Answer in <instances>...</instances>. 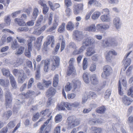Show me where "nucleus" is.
Instances as JSON below:
<instances>
[{"label": "nucleus", "mask_w": 133, "mask_h": 133, "mask_svg": "<svg viewBox=\"0 0 133 133\" xmlns=\"http://www.w3.org/2000/svg\"><path fill=\"white\" fill-rule=\"evenodd\" d=\"M128 122L130 126L133 128V116H130L128 119Z\"/></svg>", "instance_id": "nucleus-43"}, {"label": "nucleus", "mask_w": 133, "mask_h": 133, "mask_svg": "<svg viewBox=\"0 0 133 133\" xmlns=\"http://www.w3.org/2000/svg\"><path fill=\"white\" fill-rule=\"evenodd\" d=\"M9 79L11 84L12 87L14 89H16L17 87L16 82L14 77L12 75L10 76Z\"/></svg>", "instance_id": "nucleus-19"}, {"label": "nucleus", "mask_w": 133, "mask_h": 133, "mask_svg": "<svg viewBox=\"0 0 133 133\" xmlns=\"http://www.w3.org/2000/svg\"><path fill=\"white\" fill-rule=\"evenodd\" d=\"M72 84L68 82L67 83L65 87V90L66 91H68L70 90L72 87Z\"/></svg>", "instance_id": "nucleus-52"}, {"label": "nucleus", "mask_w": 133, "mask_h": 133, "mask_svg": "<svg viewBox=\"0 0 133 133\" xmlns=\"http://www.w3.org/2000/svg\"><path fill=\"white\" fill-rule=\"evenodd\" d=\"M105 57L107 61L109 62L111 61L112 57V55H116L117 53L114 50L109 51L107 54H105Z\"/></svg>", "instance_id": "nucleus-7"}, {"label": "nucleus", "mask_w": 133, "mask_h": 133, "mask_svg": "<svg viewBox=\"0 0 133 133\" xmlns=\"http://www.w3.org/2000/svg\"><path fill=\"white\" fill-rule=\"evenodd\" d=\"M44 20H45V19H44V17L43 15H41L39 16L37 21L36 25L38 26L40 25L41 23L43 22Z\"/></svg>", "instance_id": "nucleus-34"}, {"label": "nucleus", "mask_w": 133, "mask_h": 133, "mask_svg": "<svg viewBox=\"0 0 133 133\" xmlns=\"http://www.w3.org/2000/svg\"><path fill=\"white\" fill-rule=\"evenodd\" d=\"M121 81H122V84L124 87L126 86L127 85V83L125 79V78L122 79H120L119 81V84L118 86V92L119 94L120 95H122L123 94V92L121 90L122 88L120 83Z\"/></svg>", "instance_id": "nucleus-11"}, {"label": "nucleus", "mask_w": 133, "mask_h": 133, "mask_svg": "<svg viewBox=\"0 0 133 133\" xmlns=\"http://www.w3.org/2000/svg\"><path fill=\"white\" fill-rule=\"evenodd\" d=\"M38 9L37 8L34 9L31 17L32 19H35L37 17L39 13Z\"/></svg>", "instance_id": "nucleus-30"}, {"label": "nucleus", "mask_w": 133, "mask_h": 133, "mask_svg": "<svg viewBox=\"0 0 133 133\" xmlns=\"http://www.w3.org/2000/svg\"><path fill=\"white\" fill-rule=\"evenodd\" d=\"M131 52L132 51H131L127 53L123 60V64L124 65L125 69L128 66L130 65L131 63V59L129 58H128V57L129 56Z\"/></svg>", "instance_id": "nucleus-8"}, {"label": "nucleus", "mask_w": 133, "mask_h": 133, "mask_svg": "<svg viewBox=\"0 0 133 133\" xmlns=\"http://www.w3.org/2000/svg\"><path fill=\"white\" fill-rule=\"evenodd\" d=\"M27 45L28 49L29 50H32L33 47L32 43L29 41H27Z\"/></svg>", "instance_id": "nucleus-63"}, {"label": "nucleus", "mask_w": 133, "mask_h": 133, "mask_svg": "<svg viewBox=\"0 0 133 133\" xmlns=\"http://www.w3.org/2000/svg\"><path fill=\"white\" fill-rule=\"evenodd\" d=\"M58 20L57 19H55L53 23V26L47 30V31L49 32H51L54 30L58 25Z\"/></svg>", "instance_id": "nucleus-17"}, {"label": "nucleus", "mask_w": 133, "mask_h": 133, "mask_svg": "<svg viewBox=\"0 0 133 133\" xmlns=\"http://www.w3.org/2000/svg\"><path fill=\"white\" fill-rule=\"evenodd\" d=\"M73 116H70L67 119L68 128L70 129L74 127V126L72 125L73 124Z\"/></svg>", "instance_id": "nucleus-18"}, {"label": "nucleus", "mask_w": 133, "mask_h": 133, "mask_svg": "<svg viewBox=\"0 0 133 133\" xmlns=\"http://www.w3.org/2000/svg\"><path fill=\"white\" fill-rule=\"evenodd\" d=\"M110 42V46H116L118 45V43L116 40L114 38H109Z\"/></svg>", "instance_id": "nucleus-39"}, {"label": "nucleus", "mask_w": 133, "mask_h": 133, "mask_svg": "<svg viewBox=\"0 0 133 133\" xmlns=\"http://www.w3.org/2000/svg\"><path fill=\"white\" fill-rule=\"evenodd\" d=\"M75 62V59L74 58H71L70 59L69 62V66L71 67H74V63Z\"/></svg>", "instance_id": "nucleus-57"}, {"label": "nucleus", "mask_w": 133, "mask_h": 133, "mask_svg": "<svg viewBox=\"0 0 133 133\" xmlns=\"http://www.w3.org/2000/svg\"><path fill=\"white\" fill-rule=\"evenodd\" d=\"M103 71L101 74L102 77L106 78L107 77L109 76L110 73L111 72L112 69L111 67L108 65L104 66L103 68Z\"/></svg>", "instance_id": "nucleus-5"}, {"label": "nucleus", "mask_w": 133, "mask_h": 133, "mask_svg": "<svg viewBox=\"0 0 133 133\" xmlns=\"http://www.w3.org/2000/svg\"><path fill=\"white\" fill-rule=\"evenodd\" d=\"M95 52V51L94 48L92 47H90L87 49L85 55L87 56H90Z\"/></svg>", "instance_id": "nucleus-21"}, {"label": "nucleus", "mask_w": 133, "mask_h": 133, "mask_svg": "<svg viewBox=\"0 0 133 133\" xmlns=\"http://www.w3.org/2000/svg\"><path fill=\"white\" fill-rule=\"evenodd\" d=\"M72 82L74 85V90L73 91L75 90L77 88H79L81 85V82L78 80L74 79L72 81Z\"/></svg>", "instance_id": "nucleus-24"}, {"label": "nucleus", "mask_w": 133, "mask_h": 133, "mask_svg": "<svg viewBox=\"0 0 133 133\" xmlns=\"http://www.w3.org/2000/svg\"><path fill=\"white\" fill-rule=\"evenodd\" d=\"M74 34L76 39L78 41H80L83 38V35L82 32V31L76 30L75 31Z\"/></svg>", "instance_id": "nucleus-15"}, {"label": "nucleus", "mask_w": 133, "mask_h": 133, "mask_svg": "<svg viewBox=\"0 0 133 133\" xmlns=\"http://www.w3.org/2000/svg\"><path fill=\"white\" fill-rule=\"evenodd\" d=\"M0 85L5 88H8L9 85V83L8 80H4L3 79H0Z\"/></svg>", "instance_id": "nucleus-23"}, {"label": "nucleus", "mask_w": 133, "mask_h": 133, "mask_svg": "<svg viewBox=\"0 0 133 133\" xmlns=\"http://www.w3.org/2000/svg\"><path fill=\"white\" fill-rule=\"evenodd\" d=\"M41 64H44V71L47 72L49 70V65L50 63L49 60L46 59L45 60H42L41 62Z\"/></svg>", "instance_id": "nucleus-14"}, {"label": "nucleus", "mask_w": 133, "mask_h": 133, "mask_svg": "<svg viewBox=\"0 0 133 133\" xmlns=\"http://www.w3.org/2000/svg\"><path fill=\"white\" fill-rule=\"evenodd\" d=\"M89 74L87 72L84 73L83 75V77L84 81L85 82L87 83H89Z\"/></svg>", "instance_id": "nucleus-33"}, {"label": "nucleus", "mask_w": 133, "mask_h": 133, "mask_svg": "<svg viewBox=\"0 0 133 133\" xmlns=\"http://www.w3.org/2000/svg\"><path fill=\"white\" fill-rule=\"evenodd\" d=\"M128 95H131L132 97H133V87H131L128 91Z\"/></svg>", "instance_id": "nucleus-64"}, {"label": "nucleus", "mask_w": 133, "mask_h": 133, "mask_svg": "<svg viewBox=\"0 0 133 133\" xmlns=\"http://www.w3.org/2000/svg\"><path fill=\"white\" fill-rule=\"evenodd\" d=\"M13 72L15 76H18V82L19 83H23L27 78L26 74L23 70L15 69Z\"/></svg>", "instance_id": "nucleus-2"}, {"label": "nucleus", "mask_w": 133, "mask_h": 133, "mask_svg": "<svg viewBox=\"0 0 133 133\" xmlns=\"http://www.w3.org/2000/svg\"><path fill=\"white\" fill-rule=\"evenodd\" d=\"M96 28L97 30L102 31L108 29L109 26L108 24L100 23L97 25Z\"/></svg>", "instance_id": "nucleus-9"}, {"label": "nucleus", "mask_w": 133, "mask_h": 133, "mask_svg": "<svg viewBox=\"0 0 133 133\" xmlns=\"http://www.w3.org/2000/svg\"><path fill=\"white\" fill-rule=\"evenodd\" d=\"M16 39L18 42L20 43H24L25 42V40L24 38L19 36H17Z\"/></svg>", "instance_id": "nucleus-42"}, {"label": "nucleus", "mask_w": 133, "mask_h": 133, "mask_svg": "<svg viewBox=\"0 0 133 133\" xmlns=\"http://www.w3.org/2000/svg\"><path fill=\"white\" fill-rule=\"evenodd\" d=\"M86 30L89 32H95L96 29L95 24H92L90 26L86 28Z\"/></svg>", "instance_id": "nucleus-32"}, {"label": "nucleus", "mask_w": 133, "mask_h": 133, "mask_svg": "<svg viewBox=\"0 0 133 133\" xmlns=\"http://www.w3.org/2000/svg\"><path fill=\"white\" fill-rule=\"evenodd\" d=\"M103 46L104 48L109 47L110 46L109 38L105 41V43L103 44Z\"/></svg>", "instance_id": "nucleus-60"}, {"label": "nucleus", "mask_w": 133, "mask_h": 133, "mask_svg": "<svg viewBox=\"0 0 133 133\" xmlns=\"http://www.w3.org/2000/svg\"><path fill=\"white\" fill-rule=\"evenodd\" d=\"M41 44L36 42L34 44V47L36 48L37 50H39L41 48Z\"/></svg>", "instance_id": "nucleus-61"}, {"label": "nucleus", "mask_w": 133, "mask_h": 133, "mask_svg": "<svg viewBox=\"0 0 133 133\" xmlns=\"http://www.w3.org/2000/svg\"><path fill=\"white\" fill-rule=\"evenodd\" d=\"M87 59L84 58L83 60V69L84 70H85L87 68L88 66Z\"/></svg>", "instance_id": "nucleus-46"}, {"label": "nucleus", "mask_w": 133, "mask_h": 133, "mask_svg": "<svg viewBox=\"0 0 133 133\" xmlns=\"http://www.w3.org/2000/svg\"><path fill=\"white\" fill-rule=\"evenodd\" d=\"M74 24L72 22L69 21L68 23L66 26V28L68 30L72 31L74 29Z\"/></svg>", "instance_id": "nucleus-31"}, {"label": "nucleus", "mask_w": 133, "mask_h": 133, "mask_svg": "<svg viewBox=\"0 0 133 133\" xmlns=\"http://www.w3.org/2000/svg\"><path fill=\"white\" fill-rule=\"evenodd\" d=\"M23 60L22 58H19L17 59V65H14V67H17L18 66L21 65L23 62Z\"/></svg>", "instance_id": "nucleus-58"}, {"label": "nucleus", "mask_w": 133, "mask_h": 133, "mask_svg": "<svg viewBox=\"0 0 133 133\" xmlns=\"http://www.w3.org/2000/svg\"><path fill=\"white\" fill-rule=\"evenodd\" d=\"M103 123L102 121H101V120L99 119L96 121L94 119L90 121L89 123L91 124H94L95 123Z\"/></svg>", "instance_id": "nucleus-55"}, {"label": "nucleus", "mask_w": 133, "mask_h": 133, "mask_svg": "<svg viewBox=\"0 0 133 133\" xmlns=\"http://www.w3.org/2000/svg\"><path fill=\"white\" fill-rule=\"evenodd\" d=\"M95 39L92 38H87L84 39L82 43V46L78 50H75L73 52V55H76L81 53L86 47L93 45L95 43Z\"/></svg>", "instance_id": "nucleus-1"}, {"label": "nucleus", "mask_w": 133, "mask_h": 133, "mask_svg": "<svg viewBox=\"0 0 133 133\" xmlns=\"http://www.w3.org/2000/svg\"><path fill=\"white\" fill-rule=\"evenodd\" d=\"M97 96V94L95 92H90L89 94L88 97L89 98H95Z\"/></svg>", "instance_id": "nucleus-51"}, {"label": "nucleus", "mask_w": 133, "mask_h": 133, "mask_svg": "<svg viewBox=\"0 0 133 133\" xmlns=\"http://www.w3.org/2000/svg\"><path fill=\"white\" fill-rule=\"evenodd\" d=\"M65 12L66 16L68 17H69L71 14V10L69 8H66Z\"/></svg>", "instance_id": "nucleus-54"}, {"label": "nucleus", "mask_w": 133, "mask_h": 133, "mask_svg": "<svg viewBox=\"0 0 133 133\" xmlns=\"http://www.w3.org/2000/svg\"><path fill=\"white\" fill-rule=\"evenodd\" d=\"M62 117L60 114H58L55 117V121L56 123H58L61 122L62 120Z\"/></svg>", "instance_id": "nucleus-44"}, {"label": "nucleus", "mask_w": 133, "mask_h": 133, "mask_svg": "<svg viewBox=\"0 0 133 133\" xmlns=\"http://www.w3.org/2000/svg\"><path fill=\"white\" fill-rule=\"evenodd\" d=\"M43 83L46 87L48 88L49 85L51 84L52 82L50 80L46 81L45 80H43Z\"/></svg>", "instance_id": "nucleus-53"}, {"label": "nucleus", "mask_w": 133, "mask_h": 133, "mask_svg": "<svg viewBox=\"0 0 133 133\" xmlns=\"http://www.w3.org/2000/svg\"><path fill=\"white\" fill-rule=\"evenodd\" d=\"M17 104H15L13 108V111L15 113H17V111L20 108L19 105L21 103L20 102L19 100L17 99L16 101Z\"/></svg>", "instance_id": "nucleus-26"}, {"label": "nucleus", "mask_w": 133, "mask_h": 133, "mask_svg": "<svg viewBox=\"0 0 133 133\" xmlns=\"http://www.w3.org/2000/svg\"><path fill=\"white\" fill-rule=\"evenodd\" d=\"M56 91L54 88L51 87L47 91L46 93V95L48 97H52L54 95Z\"/></svg>", "instance_id": "nucleus-13"}, {"label": "nucleus", "mask_w": 133, "mask_h": 133, "mask_svg": "<svg viewBox=\"0 0 133 133\" xmlns=\"http://www.w3.org/2000/svg\"><path fill=\"white\" fill-rule=\"evenodd\" d=\"M90 80L91 83L94 85L97 84L98 83V79L95 74L91 75L90 77Z\"/></svg>", "instance_id": "nucleus-20"}, {"label": "nucleus", "mask_w": 133, "mask_h": 133, "mask_svg": "<svg viewBox=\"0 0 133 133\" xmlns=\"http://www.w3.org/2000/svg\"><path fill=\"white\" fill-rule=\"evenodd\" d=\"M59 60L60 59L58 56H55L53 57V58L51 61L50 65L51 70H54L59 66Z\"/></svg>", "instance_id": "nucleus-4"}, {"label": "nucleus", "mask_w": 133, "mask_h": 133, "mask_svg": "<svg viewBox=\"0 0 133 133\" xmlns=\"http://www.w3.org/2000/svg\"><path fill=\"white\" fill-rule=\"evenodd\" d=\"M24 48V47L23 46H20L16 50L15 52V54L18 56L20 55L23 53Z\"/></svg>", "instance_id": "nucleus-25"}, {"label": "nucleus", "mask_w": 133, "mask_h": 133, "mask_svg": "<svg viewBox=\"0 0 133 133\" xmlns=\"http://www.w3.org/2000/svg\"><path fill=\"white\" fill-rule=\"evenodd\" d=\"M34 81V79L33 78H30L28 81L27 87L28 89L30 88L32 85V84Z\"/></svg>", "instance_id": "nucleus-47"}, {"label": "nucleus", "mask_w": 133, "mask_h": 133, "mask_svg": "<svg viewBox=\"0 0 133 133\" xmlns=\"http://www.w3.org/2000/svg\"><path fill=\"white\" fill-rule=\"evenodd\" d=\"M111 92L110 90H107L105 94V98L106 99L108 98L110 95Z\"/></svg>", "instance_id": "nucleus-62"}, {"label": "nucleus", "mask_w": 133, "mask_h": 133, "mask_svg": "<svg viewBox=\"0 0 133 133\" xmlns=\"http://www.w3.org/2000/svg\"><path fill=\"white\" fill-rule=\"evenodd\" d=\"M2 71L3 75L6 77H10V76L12 75L10 74L9 70L8 69L5 68H3L2 69Z\"/></svg>", "instance_id": "nucleus-36"}, {"label": "nucleus", "mask_w": 133, "mask_h": 133, "mask_svg": "<svg viewBox=\"0 0 133 133\" xmlns=\"http://www.w3.org/2000/svg\"><path fill=\"white\" fill-rule=\"evenodd\" d=\"M83 9V5L82 4H75L74 6L73 12L75 15L78 14L80 11Z\"/></svg>", "instance_id": "nucleus-6"}, {"label": "nucleus", "mask_w": 133, "mask_h": 133, "mask_svg": "<svg viewBox=\"0 0 133 133\" xmlns=\"http://www.w3.org/2000/svg\"><path fill=\"white\" fill-rule=\"evenodd\" d=\"M95 10L94 9H92L90 11L87 13L85 17V20H88L90 18L91 15Z\"/></svg>", "instance_id": "nucleus-49"}, {"label": "nucleus", "mask_w": 133, "mask_h": 133, "mask_svg": "<svg viewBox=\"0 0 133 133\" xmlns=\"http://www.w3.org/2000/svg\"><path fill=\"white\" fill-rule=\"evenodd\" d=\"M73 125L74 126V127L76 126H77L79 123V120L77 119L74 118L73 116Z\"/></svg>", "instance_id": "nucleus-59"}, {"label": "nucleus", "mask_w": 133, "mask_h": 133, "mask_svg": "<svg viewBox=\"0 0 133 133\" xmlns=\"http://www.w3.org/2000/svg\"><path fill=\"white\" fill-rule=\"evenodd\" d=\"M65 23H62V24L59 27L58 30V31L60 33H62L65 30Z\"/></svg>", "instance_id": "nucleus-40"}, {"label": "nucleus", "mask_w": 133, "mask_h": 133, "mask_svg": "<svg viewBox=\"0 0 133 133\" xmlns=\"http://www.w3.org/2000/svg\"><path fill=\"white\" fill-rule=\"evenodd\" d=\"M58 75H55L53 79V85L54 87H56L58 85Z\"/></svg>", "instance_id": "nucleus-37"}, {"label": "nucleus", "mask_w": 133, "mask_h": 133, "mask_svg": "<svg viewBox=\"0 0 133 133\" xmlns=\"http://www.w3.org/2000/svg\"><path fill=\"white\" fill-rule=\"evenodd\" d=\"M5 91V104L6 107L10 106L12 101V95L9 91V90L8 88H5L4 89Z\"/></svg>", "instance_id": "nucleus-3"}, {"label": "nucleus", "mask_w": 133, "mask_h": 133, "mask_svg": "<svg viewBox=\"0 0 133 133\" xmlns=\"http://www.w3.org/2000/svg\"><path fill=\"white\" fill-rule=\"evenodd\" d=\"M18 46V44L16 40H15L11 43V48L13 50L15 49Z\"/></svg>", "instance_id": "nucleus-41"}, {"label": "nucleus", "mask_w": 133, "mask_h": 133, "mask_svg": "<svg viewBox=\"0 0 133 133\" xmlns=\"http://www.w3.org/2000/svg\"><path fill=\"white\" fill-rule=\"evenodd\" d=\"M12 112L11 110H9L5 112L4 114V117L8 119L12 115Z\"/></svg>", "instance_id": "nucleus-48"}, {"label": "nucleus", "mask_w": 133, "mask_h": 133, "mask_svg": "<svg viewBox=\"0 0 133 133\" xmlns=\"http://www.w3.org/2000/svg\"><path fill=\"white\" fill-rule=\"evenodd\" d=\"M54 37L52 36H49L47 37V41L46 42L44 43V45L47 46L50 44L51 42L54 41Z\"/></svg>", "instance_id": "nucleus-28"}, {"label": "nucleus", "mask_w": 133, "mask_h": 133, "mask_svg": "<svg viewBox=\"0 0 133 133\" xmlns=\"http://www.w3.org/2000/svg\"><path fill=\"white\" fill-rule=\"evenodd\" d=\"M71 105L70 104L67 102H62L60 105H58V109L59 110H64L66 107L67 109L70 110Z\"/></svg>", "instance_id": "nucleus-10"}, {"label": "nucleus", "mask_w": 133, "mask_h": 133, "mask_svg": "<svg viewBox=\"0 0 133 133\" xmlns=\"http://www.w3.org/2000/svg\"><path fill=\"white\" fill-rule=\"evenodd\" d=\"M101 20L103 22H109L110 21L109 17L107 15H103L100 17Z\"/></svg>", "instance_id": "nucleus-35"}, {"label": "nucleus", "mask_w": 133, "mask_h": 133, "mask_svg": "<svg viewBox=\"0 0 133 133\" xmlns=\"http://www.w3.org/2000/svg\"><path fill=\"white\" fill-rule=\"evenodd\" d=\"M34 94V91L31 90H29L27 91L26 93L23 92L22 94V97H24L25 98H28L30 97Z\"/></svg>", "instance_id": "nucleus-22"}, {"label": "nucleus", "mask_w": 133, "mask_h": 133, "mask_svg": "<svg viewBox=\"0 0 133 133\" xmlns=\"http://www.w3.org/2000/svg\"><path fill=\"white\" fill-rule=\"evenodd\" d=\"M105 110V108L104 106H102L98 108L96 110L97 112L102 114L104 113Z\"/></svg>", "instance_id": "nucleus-38"}, {"label": "nucleus", "mask_w": 133, "mask_h": 133, "mask_svg": "<svg viewBox=\"0 0 133 133\" xmlns=\"http://www.w3.org/2000/svg\"><path fill=\"white\" fill-rule=\"evenodd\" d=\"M122 101L125 105L128 106L131 104L132 100L130 99L128 97L124 96L122 97Z\"/></svg>", "instance_id": "nucleus-16"}, {"label": "nucleus", "mask_w": 133, "mask_h": 133, "mask_svg": "<svg viewBox=\"0 0 133 133\" xmlns=\"http://www.w3.org/2000/svg\"><path fill=\"white\" fill-rule=\"evenodd\" d=\"M14 21L20 26H23L26 25L25 22L22 19L17 18L15 19Z\"/></svg>", "instance_id": "nucleus-29"}, {"label": "nucleus", "mask_w": 133, "mask_h": 133, "mask_svg": "<svg viewBox=\"0 0 133 133\" xmlns=\"http://www.w3.org/2000/svg\"><path fill=\"white\" fill-rule=\"evenodd\" d=\"M101 15V13L98 11H96L94 12L91 16V18L93 20L97 19Z\"/></svg>", "instance_id": "nucleus-27"}, {"label": "nucleus", "mask_w": 133, "mask_h": 133, "mask_svg": "<svg viewBox=\"0 0 133 133\" xmlns=\"http://www.w3.org/2000/svg\"><path fill=\"white\" fill-rule=\"evenodd\" d=\"M46 3L45 0H39L38 2V4L42 7L46 5Z\"/></svg>", "instance_id": "nucleus-56"}, {"label": "nucleus", "mask_w": 133, "mask_h": 133, "mask_svg": "<svg viewBox=\"0 0 133 133\" xmlns=\"http://www.w3.org/2000/svg\"><path fill=\"white\" fill-rule=\"evenodd\" d=\"M4 22L7 25H9L10 23L11 20L9 16L5 17L4 19Z\"/></svg>", "instance_id": "nucleus-50"}, {"label": "nucleus", "mask_w": 133, "mask_h": 133, "mask_svg": "<svg viewBox=\"0 0 133 133\" xmlns=\"http://www.w3.org/2000/svg\"><path fill=\"white\" fill-rule=\"evenodd\" d=\"M113 23L114 26L116 29H118L121 28V23L119 18L117 17L114 18L113 21Z\"/></svg>", "instance_id": "nucleus-12"}, {"label": "nucleus", "mask_w": 133, "mask_h": 133, "mask_svg": "<svg viewBox=\"0 0 133 133\" xmlns=\"http://www.w3.org/2000/svg\"><path fill=\"white\" fill-rule=\"evenodd\" d=\"M91 130L93 131V132L95 133H99L101 132L102 130L101 128H97L95 127H92Z\"/></svg>", "instance_id": "nucleus-45"}]
</instances>
